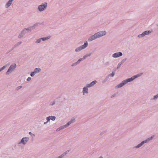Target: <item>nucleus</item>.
Here are the masks:
<instances>
[{"instance_id":"obj_1","label":"nucleus","mask_w":158,"mask_h":158,"mask_svg":"<svg viewBox=\"0 0 158 158\" xmlns=\"http://www.w3.org/2000/svg\"><path fill=\"white\" fill-rule=\"evenodd\" d=\"M106 32L105 31H102L98 32L94 34V35L89 37V38L88 40L89 42L92 41L94 40L106 35Z\"/></svg>"},{"instance_id":"obj_2","label":"nucleus","mask_w":158,"mask_h":158,"mask_svg":"<svg viewBox=\"0 0 158 158\" xmlns=\"http://www.w3.org/2000/svg\"><path fill=\"white\" fill-rule=\"evenodd\" d=\"M36 26L35 24L34 26L30 27L27 28L23 29V30L20 33L19 35L18 36V38L19 39H21L27 33L31 32L32 29L34 28Z\"/></svg>"},{"instance_id":"obj_3","label":"nucleus","mask_w":158,"mask_h":158,"mask_svg":"<svg viewBox=\"0 0 158 158\" xmlns=\"http://www.w3.org/2000/svg\"><path fill=\"white\" fill-rule=\"evenodd\" d=\"M75 121V119L74 118H72L71 120L68 122L67 123L64 125L60 126L58 128H57L56 130L57 131H60L62 130L65 128L68 127L70 124L73 123Z\"/></svg>"},{"instance_id":"obj_4","label":"nucleus","mask_w":158,"mask_h":158,"mask_svg":"<svg viewBox=\"0 0 158 158\" xmlns=\"http://www.w3.org/2000/svg\"><path fill=\"white\" fill-rule=\"evenodd\" d=\"M154 137V135H152L151 137L148 138L142 141L141 143H140L137 146H135L134 148H140L142 146L143 144L146 143L150 140H152L153 138Z\"/></svg>"},{"instance_id":"obj_5","label":"nucleus","mask_w":158,"mask_h":158,"mask_svg":"<svg viewBox=\"0 0 158 158\" xmlns=\"http://www.w3.org/2000/svg\"><path fill=\"white\" fill-rule=\"evenodd\" d=\"M142 74V73H140L136 75L133 76L131 78H127L124 80V81L126 84L128 82L132 81L136 78L141 76Z\"/></svg>"},{"instance_id":"obj_6","label":"nucleus","mask_w":158,"mask_h":158,"mask_svg":"<svg viewBox=\"0 0 158 158\" xmlns=\"http://www.w3.org/2000/svg\"><path fill=\"white\" fill-rule=\"evenodd\" d=\"M16 67V65L14 63L11 65L9 67L8 70L6 72V75H8L14 71Z\"/></svg>"},{"instance_id":"obj_7","label":"nucleus","mask_w":158,"mask_h":158,"mask_svg":"<svg viewBox=\"0 0 158 158\" xmlns=\"http://www.w3.org/2000/svg\"><path fill=\"white\" fill-rule=\"evenodd\" d=\"M88 43L87 41H85L84 42L83 45L80 46V47L77 48L75 50V52H79L82 49H84L86 48L88 46Z\"/></svg>"},{"instance_id":"obj_8","label":"nucleus","mask_w":158,"mask_h":158,"mask_svg":"<svg viewBox=\"0 0 158 158\" xmlns=\"http://www.w3.org/2000/svg\"><path fill=\"white\" fill-rule=\"evenodd\" d=\"M47 3L45 2L39 5L38 7L39 10L40 12L44 11L47 7Z\"/></svg>"},{"instance_id":"obj_9","label":"nucleus","mask_w":158,"mask_h":158,"mask_svg":"<svg viewBox=\"0 0 158 158\" xmlns=\"http://www.w3.org/2000/svg\"><path fill=\"white\" fill-rule=\"evenodd\" d=\"M28 137H23L22 138L21 140L18 143V144L22 143L23 145H25L29 140Z\"/></svg>"},{"instance_id":"obj_10","label":"nucleus","mask_w":158,"mask_h":158,"mask_svg":"<svg viewBox=\"0 0 158 158\" xmlns=\"http://www.w3.org/2000/svg\"><path fill=\"white\" fill-rule=\"evenodd\" d=\"M123 55V53L121 52H119L114 53L112 55V57L114 58H118Z\"/></svg>"},{"instance_id":"obj_11","label":"nucleus","mask_w":158,"mask_h":158,"mask_svg":"<svg viewBox=\"0 0 158 158\" xmlns=\"http://www.w3.org/2000/svg\"><path fill=\"white\" fill-rule=\"evenodd\" d=\"M126 84V83L124 81H123L120 83L118 84L116 86V88H121L124 85Z\"/></svg>"},{"instance_id":"obj_12","label":"nucleus","mask_w":158,"mask_h":158,"mask_svg":"<svg viewBox=\"0 0 158 158\" xmlns=\"http://www.w3.org/2000/svg\"><path fill=\"white\" fill-rule=\"evenodd\" d=\"M97 82L96 81L94 80L91 82L89 84H87L86 85H87V87L89 88L92 87L95 85Z\"/></svg>"},{"instance_id":"obj_13","label":"nucleus","mask_w":158,"mask_h":158,"mask_svg":"<svg viewBox=\"0 0 158 158\" xmlns=\"http://www.w3.org/2000/svg\"><path fill=\"white\" fill-rule=\"evenodd\" d=\"M89 88V87H87V85H86V87H84L83 88V91L82 92L84 94H88V88Z\"/></svg>"},{"instance_id":"obj_14","label":"nucleus","mask_w":158,"mask_h":158,"mask_svg":"<svg viewBox=\"0 0 158 158\" xmlns=\"http://www.w3.org/2000/svg\"><path fill=\"white\" fill-rule=\"evenodd\" d=\"M50 37L51 36H48L46 37L41 38V40L43 41H44L49 39L50 38Z\"/></svg>"},{"instance_id":"obj_15","label":"nucleus","mask_w":158,"mask_h":158,"mask_svg":"<svg viewBox=\"0 0 158 158\" xmlns=\"http://www.w3.org/2000/svg\"><path fill=\"white\" fill-rule=\"evenodd\" d=\"M41 71V69L40 68H35L34 69V72L35 73L40 72Z\"/></svg>"},{"instance_id":"obj_16","label":"nucleus","mask_w":158,"mask_h":158,"mask_svg":"<svg viewBox=\"0 0 158 158\" xmlns=\"http://www.w3.org/2000/svg\"><path fill=\"white\" fill-rule=\"evenodd\" d=\"M150 31H146L143 32L144 36L146 35H148L151 33Z\"/></svg>"},{"instance_id":"obj_17","label":"nucleus","mask_w":158,"mask_h":158,"mask_svg":"<svg viewBox=\"0 0 158 158\" xmlns=\"http://www.w3.org/2000/svg\"><path fill=\"white\" fill-rule=\"evenodd\" d=\"M92 53H89L87 54H86L84 55L83 56V57L84 59H86L87 57L90 56L92 55Z\"/></svg>"},{"instance_id":"obj_18","label":"nucleus","mask_w":158,"mask_h":158,"mask_svg":"<svg viewBox=\"0 0 158 158\" xmlns=\"http://www.w3.org/2000/svg\"><path fill=\"white\" fill-rule=\"evenodd\" d=\"M22 43L21 41L17 42L14 45V47H17L20 45Z\"/></svg>"},{"instance_id":"obj_19","label":"nucleus","mask_w":158,"mask_h":158,"mask_svg":"<svg viewBox=\"0 0 158 158\" xmlns=\"http://www.w3.org/2000/svg\"><path fill=\"white\" fill-rule=\"evenodd\" d=\"M144 36V35L143 32L142 34H140L138 35V37L139 38H141Z\"/></svg>"},{"instance_id":"obj_20","label":"nucleus","mask_w":158,"mask_h":158,"mask_svg":"<svg viewBox=\"0 0 158 158\" xmlns=\"http://www.w3.org/2000/svg\"><path fill=\"white\" fill-rule=\"evenodd\" d=\"M115 74V72H114L113 71H112V73H111L110 74L108 75V76H111V77H113Z\"/></svg>"},{"instance_id":"obj_21","label":"nucleus","mask_w":158,"mask_h":158,"mask_svg":"<svg viewBox=\"0 0 158 158\" xmlns=\"http://www.w3.org/2000/svg\"><path fill=\"white\" fill-rule=\"evenodd\" d=\"M84 58H80L77 61V62L78 63V64H79L80 63V62H81V61H83V60H84Z\"/></svg>"},{"instance_id":"obj_22","label":"nucleus","mask_w":158,"mask_h":158,"mask_svg":"<svg viewBox=\"0 0 158 158\" xmlns=\"http://www.w3.org/2000/svg\"><path fill=\"white\" fill-rule=\"evenodd\" d=\"M41 41V38L38 39L36 40L35 41V43L36 44L40 43Z\"/></svg>"},{"instance_id":"obj_23","label":"nucleus","mask_w":158,"mask_h":158,"mask_svg":"<svg viewBox=\"0 0 158 158\" xmlns=\"http://www.w3.org/2000/svg\"><path fill=\"white\" fill-rule=\"evenodd\" d=\"M50 120H51L52 121H54L56 118V117L55 116H50Z\"/></svg>"},{"instance_id":"obj_24","label":"nucleus","mask_w":158,"mask_h":158,"mask_svg":"<svg viewBox=\"0 0 158 158\" xmlns=\"http://www.w3.org/2000/svg\"><path fill=\"white\" fill-rule=\"evenodd\" d=\"M78 64V63L76 62H75L74 63H73L71 65V66H72V67H74V66H76Z\"/></svg>"},{"instance_id":"obj_25","label":"nucleus","mask_w":158,"mask_h":158,"mask_svg":"<svg viewBox=\"0 0 158 158\" xmlns=\"http://www.w3.org/2000/svg\"><path fill=\"white\" fill-rule=\"evenodd\" d=\"M127 60V58H125L124 59H123L120 62L121 64H122L123 63Z\"/></svg>"},{"instance_id":"obj_26","label":"nucleus","mask_w":158,"mask_h":158,"mask_svg":"<svg viewBox=\"0 0 158 158\" xmlns=\"http://www.w3.org/2000/svg\"><path fill=\"white\" fill-rule=\"evenodd\" d=\"M35 74L36 73H35V72L34 71L31 72V73L30 74V75L31 77H33L35 75Z\"/></svg>"},{"instance_id":"obj_27","label":"nucleus","mask_w":158,"mask_h":158,"mask_svg":"<svg viewBox=\"0 0 158 158\" xmlns=\"http://www.w3.org/2000/svg\"><path fill=\"white\" fill-rule=\"evenodd\" d=\"M106 131H102L100 134V135H102L103 134H105L106 132Z\"/></svg>"},{"instance_id":"obj_28","label":"nucleus","mask_w":158,"mask_h":158,"mask_svg":"<svg viewBox=\"0 0 158 158\" xmlns=\"http://www.w3.org/2000/svg\"><path fill=\"white\" fill-rule=\"evenodd\" d=\"M158 98V94L154 96L153 99L154 100H156Z\"/></svg>"},{"instance_id":"obj_29","label":"nucleus","mask_w":158,"mask_h":158,"mask_svg":"<svg viewBox=\"0 0 158 158\" xmlns=\"http://www.w3.org/2000/svg\"><path fill=\"white\" fill-rule=\"evenodd\" d=\"M6 67V66H4L0 68V72L2 71V70L4 69Z\"/></svg>"},{"instance_id":"obj_30","label":"nucleus","mask_w":158,"mask_h":158,"mask_svg":"<svg viewBox=\"0 0 158 158\" xmlns=\"http://www.w3.org/2000/svg\"><path fill=\"white\" fill-rule=\"evenodd\" d=\"M122 64H121V63L120 62L118 64L117 67V69H118L120 68L121 65Z\"/></svg>"},{"instance_id":"obj_31","label":"nucleus","mask_w":158,"mask_h":158,"mask_svg":"<svg viewBox=\"0 0 158 158\" xmlns=\"http://www.w3.org/2000/svg\"><path fill=\"white\" fill-rule=\"evenodd\" d=\"M109 77V76H107L106 78H105V79H104V80L103 81V83H104L105 82H106L108 79V78Z\"/></svg>"},{"instance_id":"obj_32","label":"nucleus","mask_w":158,"mask_h":158,"mask_svg":"<svg viewBox=\"0 0 158 158\" xmlns=\"http://www.w3.org/2000/svg\"><path fill=\"white\" fill-rule=\"evenodd\" d=\"M55 104V101H54L52 102H51L50 103V106H53Z\"/></svg>"},{"instance_id":"obj_33","label":"nucleus","mask_w":158,"mask_h":158,"mask_svg":"<svg viewBox=\"0 0 158 158\" xmlns=\"http://www.w3.org/2000/svg\"><path fill=\"white\" fill-rule=\"evenodd\" d=\"M50 116L46 118V120H47L48 122L50 120Z\"/></svg>"},{"instance_id":"obj_34","label":"nucleus","mask_w":158,"mask_h":158,"mask_svg":"<svg viewBox=\"0 0 158 158\" xmlns=\"http://www.w3.org/2000/svg\"><path fill=\"white\" fill-rule=\"evenodd\" d=\"M105 65H109V62H106L105 64Z\"/></svg>"},{"instance_id":"obj_35","label":"nucleus","mask_w":158,"mask_h":158,"mask_svg":"<svg viewBox=\"0 0 158 158\" xmlns=\"http://www.w3.org/2000/svg\"><path fill=\"white\" fill-rule=\"evenodd\" d=\"M31 80V77H29L27 78V80L28 81H29Z\"/></svg>"},{"instance_id":"obj_36","label":"nucleus","mask_w":158,"mask_h":158,"mask_svg":"<svg viewBox=\"0 0 158 158\" xmlns=\"http://www.w3.org/2000/svg\"><path fill=\"white\" fill-rule=\"evenodd\" d=\"M29 134L31 136H32V135H34V136H35V135L33 134H32V133L31 132H29Z\"/></svg>"},{"instance_id":"obj_37","label":"nucleus","mask_w":158,"mask_h":158,"mask_svg":"<svg viewBox=\"0 0 158 158\" xmlns=\"http://www.w3.org/2000/svg\"><path fill=\"white\" fill-rule=\"evenodd\" d=\"M12 51V50L11 49L10 50H8V51L6 53H9L10 52H11Z\"/></svg>"},{"instance_id":"obj_38","label":"nucleus","mask_w":158,"mask_h":158,"mask_svg":"<svg viewBox=\"0 0 158 158\" xmlns=\"http://www.w3.org/2000/svg\"><path fill=\"white\" fill-rule=\"evenodd\" d=\"M16 48V47H14V45L13 46V47L11 48L12 50H13L15 48Z\"/></svg>"},{"instance_id":"obj_39","label":"nucleus","mask_w":158,"mask_h":158,"mask_svg":"<svg viewBox=\"0 0 158 158\" xmlns=\"http://www.w3.org/2000/svg\"><path fill=\"white\" fill-rule=\"evenodd\" d=\"M48 122V121L46 122H45L44 123V124H47V123Z\"/></svg>"},{"instance_id":"obj_40","label":"nucleus","mask_w":158,"mask_h":158,"mask_svg":"<svg viewBox=\"0 0 158 158\" xmlns=\"http://www.w3.org/2000/svg\"><path fill=\"white\" fill-rule=\"evenodd\" d=\"M115 96V94H114L111 97V98H113V97H114V96Z\"/></svg>"},{"instance_id":"obj_41","label":"nucleus","mask_w":158,"mask_h":158,"mask_svg":"<svg viewBox=\"0 0 158 158\" xmlns=\"http://www.w3.org/2000/svg\"><path fill=\"white\" fill-rule=\"evenodd\" d=\"M21 87H22V86H19V87H18L19 89H20V88H21Z\"/></svg>"},{"instance_id":"obj_42","label":"nucleus","mask_w":158,"mask_h":158,"mask_svg":"<svg viewBox=\"0 0 158 158\" xmlns=\"http://www.w3.org/2000/svg\"><path fill=\"white\" fill-rule=\"evenodd\" d=\"M99 158H103L102 156H101Z\"/></svg>"}]
</instances>
